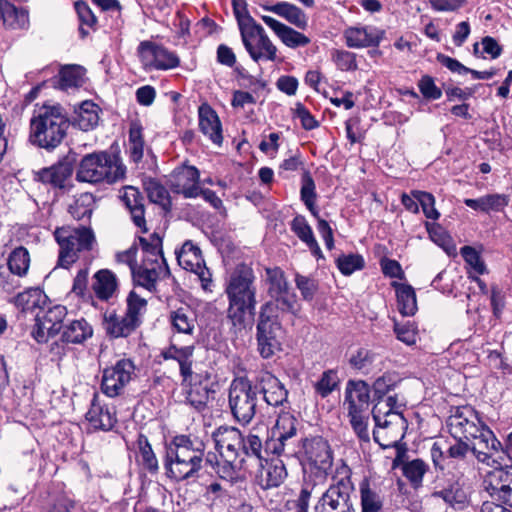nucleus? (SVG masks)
Returning <instances> with one entry per match:
<instances>
[{
    "instance_id": "f257e3e1",
    "label": "nucleus",
    "mask_w": 512,
    "mask_h": 512,
    "mask_svg": "<svg viewBox=\"0 0 512 512\" xmlns=\"http://www.w3.org/2000/svg\"><path fill=\"white\" fill-rule=\"evenodd\" d=\"M267 294L269 300L259 311L256 325L257 349L264 359H268L279 349L278 334L282 330L281 313L298 315L300 305L297 295L291 291L285 272L280 267L265 268Z\"/></svg>"
},
{
    "instance_id": "f03ea898",
    "label": "nucleus",
    "mask_w": 512,
    "mask_h": 512,
    "mask_svg": "<svg viewBox=\"0 0 512 512\" xmlns=\"http://www.w3.org/2000/svg\"><path fill=\"white\" fill-rule=\"evenodd\" d=\"M256 276L249 265L238 264L231 273L225 293L228 298L227 318L234 334L246 330L247 317H253L257 305Z\"/></svg>"
},
{
    "instance_id": "7ed1b4c3",
    "label": "nucleus",
    "mask_w": 512,
    "mask_h": 512,
    "mask_svg": "<svg viewBox=\"0 0 512 512\" xmlns=\"http://www.w3.org/2000/svg\"><path fill=\"white\" fill-rule=\"evenodd\" d=\"M142 234L138 236L142 248V259L132 269L131 278L135 286H140L149 292H156L158 280L171 275L162 251V237L159 232L149 233L147 226H141Z\"/></svg>"
},
{
    "instance_id": "20e7f679",
    "label": "nucleus",
    "mask_w": 512,
    "mask_h": 512,
    "mask_svg": "<svg viewBox=\"0 0 512 512\" xmlns=\"http://www.w3.org/2000/svg\"><path fill=\"white\" fill-rule=\"evenodd\" d=\"M402 404L399 402L397 394L389 395L373 406L372 416L377 427L386 430L385 437L391 435L392 439L387 442L381 441L380 431H373L374 441L377 442L381 448L387 449L391 447L397 448V457L395 461L401 457V450L398 447L399 442L404 438L405 429L407 428V421L403 414L399 411Z\"/></svg>"
},
{
    "instance_id": "39448f33",
    "label": "nucleus",
    "mask_w": 512,
    "mask_h": 512,
    "mask_svg": "<svg viewBox=\"0 0 512 512\" xmlns=\"http://www.w3.org/2000/svg\"><path fill=\"white\" fill-rule=\"evenodd\" d=\"M126 172L119 153L99 152L82 158L76 179L80 182L113 184L125 179Z\"/></svg>"
},
{
    "instance_id": "423d86ee",
    "label": "nucleus",
    "mask_w": 512,
    "mask_h": 512,
    "mask_svg": "<svg viewBox=\"0 0 512 512\" xmlns=\"http://www.w3.org/2000/svg\"><path fill=\"white\" fill-rule=\"evenodd\" d=\"M64 138V114L62 107L44 106L38 116L30 120L29 141L48 151L59 146Z\"/></svg>"
},
{
    "instance_id": "0eeeda50",
    "label": "nucleus",
    "mask_w": 512,
    "mask_h": 512,
    "mask_svg": "<svg viewBox=\"0 0 512 512\" xmlns=\"http://www.w3.org/2000/svg\"><path fill=\"white\" fill-rule=\"evenodd\" d=\"M298 419L289 412L278 415L270 435L265 441V452L277 456L294 457L301 454L298 439Z\"/></svg>"
},
{
    "instance_id": "6e6552de",
    "label": "nucleus",
    "mask_w": 512,
    "mask_h": 512,
    "mask_svg": "<svg viewBox=\"0 0 512 512\" xmlns=\"http://www.w3.org/2000/svg\"><path fill=\"white\" fill-rule=\"evenodd\" d=\"M64 307L57 305L50 308L42 318L37 315L36 325L32 331L34 339L41 342H50L51 360L60 368L64 355Z\"/></svg>"
},
{
    "instance_id": "1a4fd4ad",
    "label": "nucleus",
    "mask_w": 512,
    "mask_h": 512,
    "mask_svg": "<svg viewBox=\"0 0 512 512\" xmlns=\"http://www.w3.org/2000/svg\"><path fill=\"white\" fill-rule=\"evenodd\" d=\"M333 481L314 506V512H356L352 501L354 485L349 467L343 465L338 469Z\"/></svg>"
},
{
    "instance_id": "9d476101",
    "label": "nucleus",
    "mask_w": 512,
    "mask_h": 512,
    "mask_svg": "<svg viewBox=\"0 0 512 512\" xmlns=\"http://www.w3.org/2000/svg\"><path fill=\"white\" fill-rule=\"evenodd\" d=\"M228 402L234 419L248 425L256 414L257 393L247 377H236L230 384Z\"/></svg>"
},
{
    "instance_id": "9b49d317",
    "label": "nucleus",
    "mask_w": 512,
    "mask_h": 512,
    "mask_svg": "<svg viewBox=\"0 0 512 512\" xmlns=\"http://www.w3.org/2000/svg\"><path fill=\"white\" fill-rule=\"evenodd\" d=\"M447 427L454 439H465L472 441L484 427L477 411L471 406L457 407L455 412L447 419Z\"/></svg>"
},
{
    "instance_id": "f8f14e48",
    "label": "nucleus",
    "mask_w": 512,
    "mask_h": 512,
    "mask_svg": "<svg viewBox=\"0 0 512 512\" xmlns=\"http://www.w3.org/2000/svg\"><path fill=\"white\" fill-rule=\"evenodd\" d=\"M240 36L246 51L253 61H274L276 59L277 48L260 24L257 23L245 29L240 32Z\"/></svg>"
},
{
    "instance_id": "ddd939ff",
    "label": "nucleus",
    "mask_w": 512,
    "mask_h": 512,
    "mask_svg": "<svg viewBox=\"0 0 512 512\" xmlns=\"http://www.w3.org/2000/svg\"><path fill=\"white\" fill-rule=\"evenodd\" d=\"M135 376V365L131 359L123 358L113 366L104 369L101 390L108 397L120 395Z\"/></svg>"
},
{
    "instance_id": "4468645a",
    "label": "nucleus",
    "mask_w": 512,
    "mask_h": 512,
    "mask_svg": "<svg viewBox=\"0 0 512 512\" xmlns=\"http://www.w3.org/2000/svg\"><path fill=\"white\" fill-rule=\"evenodd\" d=\"M301 454L303 458L315 469L326 473L333 464V455L328 442L321 436L301 438Z\"/></svg>"
},
{
    "instance_id": "2eb2a0df",
    "label": "nucleus",
    "mask_w": 512,
    "mask_h": 512,
    "mask_svg": "<svg viewBox=\"0 0 512 512\" xmlns=\"http://www.w3.org/2000/svg\"><path fill=\"white\" fill-rule=\"evenodd\" d=\"M142 63L156 70H168L179 66L180 59L172 51L151 41H142L138 46Z\"/></svg>"
},
{
    "instance_id": "dca6fc26",
    "label": "nucleus",
    "mask_w": 512,
    "mask_h": 512,
    "mask_svg": "<svg viewBox=\"0 0 512 512\" xmlns=\"http://www.w3.org/2000/svg\"><path fill=\"white\" fill-rule=\"evenodd\" d=\"M178 264L185 270L195 273L204 289L211 284V274L205 266L201 250L192 241H186L179 251H176Z\"/></svg>"
},
{
    "instance_id": "f3484780",
    "label": "nucleus",
    "mask_w": 512,
    "mask_h": 512,
    "mask_svg": "<svg viewBox=\"0 0 512 512\" xmlns=\"http://www.w3.org/2000/svg\"><path fill=\"white\" fill-rule=\"evenodd\" d=\"M253 386L256 393H261L264 401L270 406L277 407L287 401V389L281 381L269 371H260L255 378Z\"/></svg>"
},
{
    "instance_id": "a211bd4d",
    "label": "nucleus",
    "mask_w": 512,
    "mask_h": 512,
    "mask_svg": "<svg viewBox=\"0 0 512 512\" xmlns=\"http://www.w3.org/2000/svg\"><path fill=\"white\" fill-rule=\"evenodd\" d=\"M200 173L194 166H183L173 171L169 178V187L176 194L185 198H196L200 195Z\"/></svg>"
},
{
    "instance_id": "6ab92c4d",
    "label": "nucleus",
    "mask_w": 512,
    "mask_h": 512,
    "mask_svg": "<svg viewBox=\"0 0 512 512\" xmlns=\"http://www.w3.org/2000/svg\"><path fill=\"white\" fill-rule=\"evenodd\" d=\"M243 433L236 427L220 426L212 433L215 449L221 459L238 460Z\"/></svg>"
},
{
    "instance_id": "aec40b11",
    "label": "nucleus",
    "mask_w": 512,
    "mask_h": 512,
    "mask_svg": "<svg viewBox=\"0 0 512 512\" xmlns=\"http://www.w3.org/2000/svg\"><path fill=\"white\" fill-rule=\"evenodd\" d=\"M165 457L181 460H204V444L201 441L191 439L188 435L175 436L170 446L166 449Z\"/></svg>"
},
{
    "instance_id": "412c9836",
    "label": "nucleus",
    "mask_w": 512,
    "mask_h": 512,
    "mask_svg": "<svg viewBox=\"0 0 512 512\" xmlns=\"http://www.w3.org/2000/svg\"><path fill=\"white\" fill-rule=\"evenodd\" d=\"M86 420L94 430H111L117 422L114 407L102 403L97 394H94L89 410L86 413Z\"/></svg>"
},
{
    "instance_id": "4be33fe9",
    "label": "nucleus",
    "mask_w": 512,
    "mask_h": 512,
    "mask_svg": "<svg viewBox=\"0 0 512 512\" xmlns=\"http://www.w3.org/2000/svg\"><path fill=\"white\" fill-rule=\"evenodd\" d=\"M486 483V489L493 498L512 508V474L496 469L489 473Z\"/></svg>"
},
{
    "instance_id": "5701e85b",
    "label": "nucleus",
    "mask_w": 512,
    "mask_h": 512,
    "mask_svg": "<svg viewBox=\"0 0 512 512\" xmlns=\"http://www.w3.org/2000/svg\"><path fill=\"white\" fill-rule=\"evenodd\" d=\"M348 414L366 413L370 405V387L363 381H348L345 389Z\"/></svg>"
},
{
    "instance_id": "b1692460",
    "label": "nucleus",
    "mask_w": 512,
    "mask_h": 512,
    "mask_svg": "<svg viewBox=\"0 0 512 512\" xmlns=\"http://www.w3.org/2000/svg\"><path fill=\"white\" fill-rule=\"evenodd\" d=\"M95 243V235L90 226H81L74 233L66 237V265L74 263L77 252L91 250Z\"/></svg>"
},
{
    "instance_id": "393cba45",
    "label": "nucleus",
    "mask_w": 512,
    "mask_h": 512,
    "mask_svg": "<svg viewBox=\"0 0 512 512\" xmlns=\"http://www.w3.org/2000/svg\"><path fill=\"white\" fill-rule=\"evenodd\" d=\"M202 463L199 460H181L164 457L163 465L165 475L176 482H181L195 477L202 469Z\"/></svg>"
},
{
    "instance_id": "a878e982",
    "label": "nucleus",
    "mask_w": 512,
    "mask_h": 512,
    "mask_svg": "<svg viewBox=\"0 0 512 512\" xmlns=\"http://www.w3.org/2000/svg\"><path fill=\"white\" fill-rule=\"evenodd\" d=\"M98 110L99 107L92 101H82L79 105H74L73 114L66 117V122L83 131L91 130L98 124Z\"/></svg>"
},
{
    "instance_id": "bb28decb",
    "label": "nucleus",
    "mask_w": 512,
    "mask_h": 512,
    "mask_svg": "<svg viewBox=\"0 0 512 512\" xmlns=\"http://www.w3.org/2000/svg\"><path fill=\"white\" fill-rule=\"evenodd\" d=\"M432 497L442 499L446 504L455 509H463L469 504L467 489L460 479L449 481L447 486L434 491Z\"/></svg>"
},
{
    "instance_id": "cd10ccee",
    "label": "nucleus",
    "mask_w": 512,
    "mask_h": 512,
    "mask_svg": "<svg viewBox=\"0 0 512 512\" xmlns=\"http://www.w3.org/2000/svg\"><path fill=\"white\" fill-rule=\"evenodd\" d=\"M199 128L216 145L223 142L222 125L220 119L208 104H202L198 109Z\"/></svg>"
},
{
    "instance_id": "c85d7f7f",
    "label": "nucleus",
    "mask_w": 512,
    "mask_h": 512,
    "mask_svg": "<svg viewBox=\"0 0 512 512\" xmlns=\"http://www.w3.org/2000/svg\"><path fill=\"white\" fill-rule=\"evenodd\" d=\"M103 328L110 338H126L130 336L138 326L124 314L120 316L115 310L106 311L103 315Z\"/></svg>"
},
{
    "instance_id": "c756f323",
    "label": "nucleus",
    "mask_w": 512,
    "mask_h": 512,
    "mask_svg": "<svg viewBox=\"0 0 512 512\" xmlns=\"http://www.w3.org/2000/svg\"><path fill=\"white\" fill-rule=\"evenodd\" d=\"M261 18L286 46L290 48H297L304 47L310 43V39L306 35L277 21L276 19L266 15H263Z\"/></svg>"
},
{
    "instance_id": "7c9ffc66",
    "label": "nucleus",
    "mask_w": 512,
    "mask_h": 512,
    "mask_svg": "<svg viewBox=\"0 0 512 512\" xmlns=\"http://www.w3.org/2000/svg\"><path fill=\"white\" fill-rule=\"evenodd\" d=\"M472 441L474 442L470 445L471 454L482 463H488L493 451L500 447V441L487 426L477 433Z\"/></svg>"
},
{
    "instance_id": "2f4dec72",
    "label": "nucleus",
    "mask_w": 512,
    "mask_h": 512,
    "mask_svg": "<svg viewBox=\"0 0 512 512\" xmlns=\"http://www.w3.org/2000/svg\"><path fill=\"white\" fill-rule=\"evenodd\" d=\"M344 37L350 48L378 46L381 40L380 32L373 27H350L345 30Z\"/></svg>"
},
{
    "instance_id": "473e14b6",
    "label": "nucleus",
    "mask_w": 512,
    "mask_h": 512,
    "mask_svg": "<svg viewBox=\"0 0 512 512\" xmlns=\"http://www.w3.org/2000/svg\"><path fill=\"white\" fill-rule=\"evenodd\" d=\"M96 297L102 301H108L118 290V280L111 270L101 269L94 275L92 285Z\"/></svg>"
},
{
    "instance_id": "72a5a7b5",
    "label": "nucleus",
    "mask_w": 512,
    "mask_h": 512,
    "mask_svg": "<svg viewBox=\"0 0 512 512\" xmlns=\"http://www.w3.org/2000/svg\"><path fill=\"white\" fill-rule=\"evenodd\" d=\"M120 199L131 214L134 224H145L144 197L134 186H125L120 194Z\"/></svg>"
},
{
    "instance_id": "f704fd0d",
    "label": "nucleus",
    "mask_w": 512,
    "mask_h": 512,
    "mask_svg": "<svg viewBox=\"0 0 512 512\" xmlns=\"http://www.w3.org/2000/svg\"><path fill=\"white\" fill-rule=\"evenodd\" d=\"M264 10L275 13L276 15L284 18L292 25L299 29H306L308 25V19L306 14L297 6L288 2H278L274 5L262 6Z\"/></svg>"
},
{
    "instance_id": "c9c22d12",
    "label": "nucleus",
    "mask_w": 512,
    "mask_h": 512,
    "mask_svg": "<svg viewBox=\"0 0 512 512\" xmlns=\"http://www.w3.org/2000/svg\"><path fill=\"white\" fill-rule=\"evenodd\" d=\"M262 466L258 475V483L263 489H270L280 486L287 477V471L281 460L271 461Z\"/></svg>"
},
{
    "instance_id": "e433bc0d",
    "label": "nucleus",
    "mask_w": 512,
    "mask_h": 512,
    "mask_svg": "<svg viewBox=\"0 0 512 512\" xmlns=\"http://www.w3.org/2000/svg\"><path fill=\"white\" fill-rule=\"evenodd\" d=\"M0 20L9 29H23L28 23V12L23 8H17L7 0H0Z\"/></svg>"
},
{
    "instance_id": "4c0bfd02",
    "label": "nucleus",
    "mask_w": 512,
    "mask_h": 512,
    "mask_svg": "<svg viewBox=\"0 0 512 512\" xmlns=\"http://www.w3.org/2000/svg\"><path fill=\"white\" fill-rule=\"evenodd\" d=\"M188 384L190 388L187 391V402L197 411H203L207 407L210 394L214 393L209 387L208 374H206L205 380L196 379Z\"/></svg>"
},
{
    "instance_id": "58836bf2",
    "label": "nucleus",
    "mask_w": 512,
    "mask_h": 512,
    "mask_svg": "<svg viewBox=\"0 0 512 512\" xmlns=\"http://www.w3.org/2000/svg\"><path fill=\"white\" fill-rule=\"evenodd\" d=\"M262 452L263 442L257 434L250 431L247 435H242V443L240 444V450L238 452L240 465H245L246 461L249 459L258 461L261 464V460L263 459Z\"/></svg>"
},
{
    "instance_id": "ea45409f",
    "label": "nucleus",
    "mask_w": 512,
    "mask_h": 512,
    "mask_svg": "<svg viewBox=\"0 0 512 512\" xmlns=\"http://www.w3.org/2000/svg\"><path fill=\"white\" fill-rule=\"evenodd\" d=\"M213 458H216V456L213 455ZM206 461L214 467L215 472L221 479L231 484L243 482L244 478L240 475V470L244 465H240L239 460L221 459V461H216L214 466L212 456L208 454Z\"/></svg>"
},
{
    "instance_id": "a19ab883",
    "label": "nucleus",
    "mask_w": 512,
    "mask_h": 512,
    "mask_svg": "<svg viewBox=\"0 0 512 512\" xmlns=\"http://www.w3.org/2000/svg\"><path fill=\"white\" fill-rule=\"evenodd\" d=\"M143 184L149 200L159 205L165 214L170 212L172 201L167 189L154 178H147Z\"/></svg>"
},
{
    "instance_id": "79ce46f5",
    "label": "nucleus",
    "mask_w": 512,
    "mask_h": 512,
    "mask_svg": "<svg viewBox=\"0 0 512 512\" xmlns=\"http://www.w3.org/2000/svg\"><path fill=\"white\" fill-rule=\"evenodd\" d=\"M170 322L179 333L192 334L195 328V313L189 306H182L170 313Z\"/></svg>"
},
{
    "instance_id": "37998d69",
    "label": "nucleus",
    "mask_w": 512,
    "mask_h": 512,
    "mask_svg": "<svg viewBox=\"0 0 512 512\" xmlns=\"http://www.w3.org/2000/svg\"><path fill=\"white\" fill-rule=\"evenodd\" d=\"M129 155L130 160L138 163L144 152L143 127L139 120H132L129 126Z\"/></svg>"
},
{
    "instance_id": "c03bdc74",
    "label": "nucleus",
    "mask_w": 512,
    "mask_h": 512,
    "mask_svg": "<svg viewBox=\"0 0 512 512\" xmlns=\"http://www.w3.org/2000/svg\"><path fill=\"white\" fill-rule=\"evenodd\" d=\"M360 500L362 512H383V499L367 479L360 483Z\"/></svg>"
},
{
    "instance_id": "a18cd8bd",
    "label": "nucleus",
    "mask_w": 512,
    "mask_h": 512,
    "mask_svg": "<svg viewBox=\"0 0 512 512\" xmlns=\"http://www.w3.org/2000/svg\"><path fill=\"white\" fill-rule=\"evenodd\" d=\"M301 200L304 202L309 211L318 218V224H328V222L324 219H320L318 217L317 211L315 209V182L309 171L304 170L301 177V190H300Z\"/></svg>"
},
{
    "instance_id": "49530a36",
    "label": "nucleus",
    "mask_w": 512,
    "mask_h": 512,
    "mask_svg": "<svg viewBox=\"0 0 512 512\" xmlns=\"http://www.w3.org/2000/svg\"><path fill=\"white\" fill-rule=\"evenodd\" d=\"M398 310L403 316H413L417 311L416 294L412 286L401 284L396 290Z\"/></svg>"
},
{
    "instance_id": "de8ad7c7",
    "label": "nucleus",
    "mask_w": 512,
    "mask_h": 512,
    "mask_svg": "<svg viewBox=\"0 0 512 512\" xmlns=\"http://www.w3.org/2000/svg\"><path fill=\"white\" fill-rule=\"evenodd\" d=\"M93 205V195L90 193H83L76 198L72 204H69L68 212L76 221L84 220L89 222L93 211Z\"/></svg>"
},
{
    "instance_id": "09e8293b",
    "label": "nucleus",
    "mask_w": 512,
    "mask_h": 512,
    "mask_svg": "<svg viewBox=\"0 0 512 512\" xmlns=\"http://www.w3.org/2000/svg\"><path fill=\"white\" fill-rule=\"evenodd\" d=\"M137 447L140 456V462L145 470L150 474H157L159 464L155 453L152 450L148 438L144 434H139L137 438Z\"/></svg>"
},
{
    "instance_id": "8fccbe9b",
    "label": "nucleus",
    "mask_w": 512,
    "mask_h": 512,
    "mask_svg": "<svg viewBox=\"0 0 512 512\" xmlns=\"http://www.w3.org/2000/svg\"><path fill=\"white\" fill-rule=\"evenodd\" d=\"M37 178L44 184L62 190L64 188V158L50 167L43 168L37 173Z\"/></svg>"
},
{
    "instance_id": "3c124183",
    "label": "nucleus",
    "mask_w": 512,
    "mask_h": 512,
    "mask_svg": "<svg viewBox=\"0 0 512 512\" xmlns=\"http://www.w3.org/2000/svg\"><path fill=\"white\" fill-rule=\"evenodd\" d=\"M74 7L80 23V37L84 39L89 35V31L85 27H88L92 30L97 29V18L89 5L84 1H76Z\"/></svg>"
},
{
    "instance_id": "603ef678",
    "label": "nucleus",
    "mask_w": 512,
    "mask_h": 512,
    "mask_svg": "<svg viewBox=\"0 0 512 512\" xmlns=\"http://www.w3.org/2000/svg\"><path fill=\"white\" fill-rule=\"evenodd\" d=\"M125 315L138 327L142 323V316L147 310L146 299L140 297L135 291H130L126 298Z\"/></svg>"
},
{
    "instance_id": "864d4df0",
    "label": "nucleus",
    "mask_w": 512,
    "mask_h": 512,
    "mask_svg": "<svg viewBox=\"0 0 512 512\" xmlns=\"http://www.w3.org/2000/svg\"><path fill=\"white\" fill-rule=\"evenodd\" d=\"M7 265L13 275H26L30 265L28 250L22 246L14 249L9 255Z\"/></svg>"
},
{
    "instance_id": "5fc2aeb1",
    "label": "nucleus",
    "mask_w": 512,
    "mask_h": 512,
    "mask_svg": "<svg viewBox=\"0 0 512 512\" xmlns=\"http://www.w3.org/2000/svg\"><path fill=\"white\" fill-rule=\"evenodd\" d=\"M204 232L221 252H233L236 248L231 235L222 226H205Z\"/></svg>"
},
{
    "instance_id": "6e6d98bb",
    "label": "nucleus",
    "mask_w": 512,
    "mask_h": 512,
    "mask_svg": "<svg viewBox=\"0 0 512 512\" xmlns=\"http://www.w3.org/2000/svg\"><path fill=\"white\" fill-rule=\"evenodd\" d=\"M92 334L93 329L85 319L74 320L66 326V342L80 344L90 338Z\"/></svg>"
},
{
    "instance_id": "4d7b16f0",
    "label": "nucleus",
    "mask_w": 512,
    "mask_h": 512,
    "mask_svg": "<svg viewBox=\"0 0 512 512\" xmlns=\"http://www.w3.org/2000/svg\"><path fill=\"white\" fill-rule=\"evenodd\" d=\"M45 298L46 295L39 288H30L18 293L14 298V304L21 307L23 311H28L40 307Z\"/></svg>"
},
{
    "instance_id": "13d9d810",
    "label": "nucleus",
    "mask_w": 512,
    "mask_h": 512,
    "mask_svg": "<svg viewBox=\"0 0 512 512\" xmlns=\"http://www.w3.org/2000/svg\"><path fill=\"white\" fill-rule=\"evenodd\" d=\"M428 470V465L422 459H414L403 465V475L414 487L422 485L423 476Z\"/></svg>"
},
{
    "instance_id": "bf43d9fd",
    "label": "nucleus",
    "mask_w": 512,
    "mask_h": 512,
    "mask_svg": "<svg viewBox=\"0 0 512 512\" xmlns=\"http://www.w3.org/2000/svg\"><path fill=\"white\" fill-rule=\"evenodd\" d=\"M339 378L336 370L329 369L322 373L320 379L314 384L315 392L322 398L329 396L338 388Z\"/></svg>"
},
{
    "instance_id": "052dcab7",
    "label": "nucleus",
    "mask_w": 512,
    "mask_h": 512,
    "mask_svg": "<svg viewBox=\"0 0 512 512\" xmlns=\"http://www.w3.org/2000/svg\"><path fill=\"white\" fill-rule=\"evenodd\" d=\"M376 356V353L373 351L362 347L351 355L349 364L355 370L368 373L376 360Z\"/></svg>"
},
{
    "instance_id": "680f3d73",
    "label": "nucleus",
    "mask_w": 512,
    "mask_h": 512,
    "mask_svg": "<svg viewBox=\"0 0 512 512\" xmlns=\"http://www.w3.org/2000/svg\"><path fill=\"white\" fill-rule=\"evenodd\" d=\"M336 265L340 272L349 276L357 270L364 268L365 262L359 254H342L336 259Z\"/></svg>"
},
{
    "instance_id": "e2e57ef3",
    "label": "nucleus",
    "mask_w": 512,
    "mask_h": 512,
    "mask_svg": "<svg viewBox=\"0 0 512 512\" xmlns=\"http://www.w3.org/2000/svg\"><path fill=\"white\" fill-rule=\"evenodd\" d=\"M231 2L240 32L257 24L248 11L247 0H231Z\"/></svg>"
},
{
    "instance_id": "0e129e2a",
    "label": "nucleus",
    "mask_w": 512,
    "mask_h": 512,
    "mask_svg": "<svg viewBox=\"0 0 512 512\" xmlns=\"http://www.w3.org/2000/svg\"><path fill=\"white\" fill-rule=\"evenodd\" d=\"M88 81L87 70L78 64H66V90L68 88H81Z\"/></svg>"
},
{
    "instance_id": "69168bd1",
    "label": "nucleus",
    "mask_w": 512,
    "mask_h": 512,
    "mask_svg": "<svg viewBox=\"0 0 512 512\" xmlns=\"http://www.w3.org/2000/svg\"><path fill=\"white\" fill-rule=\"evenodd\" d=\"M399 383L400 380L392 374H384L377 378L373 383L375 400L383 399L388 393L393 391Z\"/></svg>"
},
{
    "instance_id": "338daca9",
    "label": "nucleus",
    "mask_w": 512,
    "mask_h": 512,
    "mask_svg": "<svg viewBox=\"0 0 512 512\" xmlns=\"http://www.w3.org/2000/svg\"><path fill=\"white\" fill-rule=\"evenodd\" d=\"M293 232L298 236V238L303 241L308 248L310 249L312 255L317 259L323 258L322 251L318 245L317 240L315 239L313 232L311 230V226H291Z\"/></svg>"
},
{
    "instance_id": "774afa93",
    "label": "nucleus",
    "mask_w": 512,
    "mask_h": 512,
    "mask_svg": "<svg viewBox=\"0 0 512 512\" xmlns=\"http://www.w3.org/2000/svg\"><path fill=\"white\" fill-rule=\"evenodd\" d=\"M295 285L305 301H312L318 291L317 281L300 273L295 274Z\"/></svg>"
}]
</instances>
